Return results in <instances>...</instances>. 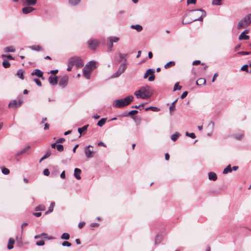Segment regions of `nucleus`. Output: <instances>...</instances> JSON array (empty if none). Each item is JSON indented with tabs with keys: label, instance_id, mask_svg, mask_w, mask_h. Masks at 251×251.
Listing matches in <instances>:
<instances>
[{
	"label": "nucleus",
	"instance_id": "obj_45",
	"mask_svg": "<svg viewBox=\"0 0 251 251\" xmlns=\"http://www.w3.org/2000/svg\"><path fill=\"white\" fill-rule=\"evenodd\" d=\"M30 147L29 146L25 147L21 150V153H22L23 154L25 153L27 151H28L30 149Z\"/></svg>",
	"mask_w": 251,
	"mask_h": 251
},
{
	"label": "nucleus",
	"instance_id": "obj_15",
	"mask_svg": "<svg viewBox=\"0 0 251 251\" xmlns=\"http://www.w3.org/2000/svg\"><path fill=\"white\" fill-rule=\"evenodd\" d=\"M49 81L50 84L55 85L57 84L58 80L56 76L50 75L49 78Z\"/></svg>",
	"mask_w": 251,
	"mask_h": 251
},
{
	"label": "nucleus",
	"instance_id": "obj_43",
	"mask_svg": "<svg viewBox=\"0 0 251 251\" xmlns=\"http://www.w3.org/2000/svg\"><path fill=\"white\" fill-rule=\"evenodd\" d=\"M221 0H213L212 4L215 5H221Z\"/></svg>",
	"mask_w": 251,
	"mask_h": 251
},
{
	"label": "nucleus",
	"instance_id": "obj_59",
	"mask_svg": "<svg viewBox=\"0 0 251 251\" xmlns=\"http://www.w3.org/2000/svg\"><path fill=\"white\" fill-rule=\"evenodd\" d=\"M196 2V0H187V4H195Z\"/></svg>",
	"mask_w": 251,
	"mask_h": 251
},
{
	"label": "nucleus",
	"instance_id": "obj_7",
	"mask_svg": "<svg viewBox=\"0 0 251 251\" xmlns=\"http://www.w3.org/2000/svg\"><path fill=\"white\" fill-rule=\"evenodd\" d=\"M23 103V100L19 99L18 100H13L8 104L9 108H16L20 106Z\"/></svg>",
	"mask_w": 251,
	"mask_h": 251
},
{
	"label": "nucleus",
	"instance_id": "obj_31",
	"mask_svg": "<svg viewBox=\"0 0 251 251\" xmlns=\"http://www.w3.org/2000/svg\"><path fill=\"white\" fill-rule=\"evenodd\" d=\"M177 100V99L176 100L174 101H173L169 108L170 112V113L171 115H172V112L175 111V104Z\"/></svg>",
	"mask_w": 251,
	"mask_h": 251
},
{
	"label": "nucleus",
	"instance_id": "obj_38",
	"mask_svg": "<svg viewBox=\"0 0 251 251\" xmlns=\"http://www.w3.org/2000/svg\"><path fill=\"white\" fill-rule=\"evenodd\" d=\"M2 65L4 68H8L10 66V64L8 61L4 60V61L2 62Z\"/></svg>",
	"mask_w": 251,
	"mask_h": 251
},
{
	"label": "nucleus",
	"instance_id": "obj_34",
	"mask_svg": "<svg viewBox=\"0 0 251 251\" xmlns=\"http://www.w3.org/2000/svg\"><path fill=\"white\" fill-rule=\"evenodd\" d=\"M81 0H69V3L73 6L77 5Z\"/></svg>",
	"mask_w": 251,
	"mask_h": 251
},
{
	"label": "nucleus",
	"instance_id": "obj_56",
	"mask_svg": "<svg viewBox=\"0 0 251 251\" xmlns=\"http://www.w3.org/2000/svg\"><path fill=\"white\" fill-rule=\"evenodd\" d=\"M238 54H241V55H248L251 54V52H248V51H240L238 52Z\"/></svg>",
	"mask_w": 251,
	"mask_h": 251
},
{
	"label": "nucleus",
	"instance_id": "obj_39",
	"mask_svg": "<svg viewBox=\"0 0 251 251\" xmlns=\"http://www.w3.org/2000/svg\"><path fill=\"white\" fill-rule=\"evenodd\" d=\"M45 210V206L44 205H40L35 208L36 211H44Z\"/></svg>",
	"mask_w": 251,
	"mask_h": 251
},
{
	"label": "nucleus",
	"instance_id": "obj_13",
	"mask_svg": "<svg viewBox=\"0 0 251 251\" xmlns=\"http://www.w3.org/2000/svg\"><path fill=\"white\" fill-rule=\"evenodd\" d=\"M91 72L92 71L87 69L86 66L83 69V75L87 79L90 78Z\"/></svg>",
	"mask_w": 251,
	"mask_h": 251
},
{
	"label": "nucleus",
	"instance_id": "obj_21",
	"mask_svg": "<svg viewBox=\"0 0 251 251\" xmlns=\"http://www.w3.org/2000/svg\"><path fill=\"white\" fill-rule=\"evenodd\" d=\"M209 179L215 181L217 179V175L214 172H210L208 174Z\"/></svg>",
	"mask_w": 251,
	"mask_h": 251
},
{
	"label": "nucleus",
	"instance_id": "obj_17",
	"mask_svg": "<svg viewBox=\"0 0 251 251\" xmlns=\"http://www.w3.org/2000/svg\"><path fill=\"white\" fill-rule=\"evenodd\" d=\"M34 10V8L31 6H26L23 8L22 11L23 13L27 14L32 12Z\"/></svg>",
	"mask_w": 251,
	"mask_h": 251
},
{
	"label": "nucleus",
	"instance_id": "obj_20",
	"mask_svg": "<svg viewBox=\"0 0 251 251\" xmlns=\"http://www.w3.org/2000/svg\"><path fill=\"white\" fill-rule=\"evenodd\" d=\"M15 243L14 240L12 238H10L8 240V243L7 245V249L9 250H11L13 248V245Z\"/></svg>",
	"mask_w": 251,
	"mask_h": 251
},
{
	"label": "nucleus",
	"instance_id": "obj_32",
	"mask_svg": "<svg viewBox=\"0 0 251 251\" xmlns=\"http://www.w3.org/2000/svg\"><path fill=\"white\" fill-rule=\"evenodd\" d=\"M175 62H174V61H170V62H168L167 63H166L164 65V68L165 69H168L169 68H170L171 67L175 66Z\"/></svg>",
	"mask_w": 251,
	"mask_h": 251
},
{
	"label": "nucleus",
	"instance_id": "obj_48",
	"mask_svg": "<svg viewBox=\"0 0 251 251\" xmlns=\"http://www.w3.org/2000/svg\"><path fill=\"white\" fill-rule=\"evenodd\" d=\"M2 173L4 175H8L9 174L10 171L9 169L6 168H3L2 169Z\"/></svg>",
	"mask_w": 251,
	"mask_h": 251
},
{
	"label": "nucleus",
	"instance_id": "obj_40",
	"mask_svg": "<svg viewBox=\"0 0 251 251\" xmlns=\"http://www.w3.org/2000/svg\"><path fill=\"white\" fill-rule=\"evenodd\" d=\"M145 110L146 111L149 110H151L153 111H158L159 110V109L157 107L151 106L150 107L146 108Z\"/></svg>",
	"mask_w": 251,
	"mask_h": 251
},
{
	"label": "nucleus",
	"instance_id": "obj_52",
	"mask_svg": "<svg viewBox=\"0 0 251 251\" xmlns=\"http://www.w3.org/2000/svg\"><path fill=\"white\" fill-rule=\"evenodd\" d=\"M36 245H37L38 246H43L45 244V243H44V241L41 240L40 241L36 242Z\"/></svg>",
	"mask_w": 251,
	"mask_h": 251
},
{
	"label": "nucleus",
	"instance_id": "obj_8",
	"mask_svg": "<svg viewBox=\"0 0 251 251\" xmlns=\"http://www.w3.org/2000/svg\"><path fill=\"white\" fill-rule=\"evenodd\" d=\"M99 44V42L97 40H90L88 41L89 47L92 50H95Z\"/></svg>",
	"mask_w": 251,
	"mask_h": 251
},
{
	"label": "nucleus",
	"instance_id": "obj_49",
	"mask_svg": "<svg viewBox=\"0 0 251 251\" xmlns=\"http://www.w3.org/2000/svg\"><path fill=\"white\" fill-rule=\"evenodd\" d=\"M51 154V152L50 151H48L46 152V153L42 157V159H45L48 158Z\"/></svg>",
	"mask_w": 251,
	"mask_h": 251
},
{
	"label": "nucleus",
	"instance_id": "obj_26",
	"mask_svg": "<svg viewBox=\"0 0 251 251\" xmlns=\"http://www.w3.org/2000/svg\"><path fill=\"white\" fill-rule=\"evenodd\" d=\"M180 136V134L176 132L175 133L172 135L171 138L173 141H176L178 138Z\"/></svg>",
	"mask_w": 251,
	"mask_h": 251
},
{
	"label": "nucleus",
	"instance_id": "obj_55",
	"mask_svg": "<svg viewBox=\"0 0 251 251\" xmlns=\"http://www.w3.org/2000/svg\"><path fill=\"white\" fill-rule=\"evenodd\" d=\"M16 240L17 241L18 244H19V246H20L22 244V238L21 237H18V236L16 237Z\"/></svg>",
	"mask_w": 251,
	"mask_h": 251
},
{
	"label": "nucleus",
	"instance_id": "obj_14",
	"mask_svg": "<svg viewBox=\"0 0 251 251\" xmlns=\"http://www.w3.org/2000/svg\"><path fill=\"white\" fill-rule=\"evenodd\" d=\"M249 32L248 30H245L243 32H242L239 36V40H249L250 38L249 36L246 35L245 33H248Z\"/></svg>",
	"mask_w": 251,
	"mask_h": 251
},
{
	"label": "nucleus",
	"instance_id": "obj_22",
	"mask_svg": "<svg viewBox=\"0 0 251 251\" xmlns=\"http://www.w3.org/2000/svg\"><path fill=\"white\" fill-rule=\"evenodd\" d=\"M131 28L136 30L138 32H140L143 29L142 26L140 25H131Z\"/></svg>",
	"mask_w": 251,
	"mask_h": 251
},
{
	"label": "nucleus",
	"instance_id": "obj_1",
	"mask_svg": "<svg viewBox=\"0 0 251 251\" xmlns=\"http://www.w3.org/2000/svg\"><path fill=\"white\" fill-rule=\"evenodd\" d=\"M153 94V90L149 85L141 87L139 90L134 92V95L138 99H147Z\"/></svg>",
	"mask_w": 251,
	"mask_h": 251
},
{
	"label": "nucleus",
	"instance_id": "obj_27",
	"mask_svg": "<svg viewBox=\"0 0 251 251\" xmlns=\"http://www.w3.org/2000/svg\"><path fill=\"white\" fill-rule=\"evenodd\" d=\"M88 126H89V125H85V126H83V127H82L81 128H78V132L80 134V135H81L82 134V132L83 131H84L87 130ZM80 136H79V137Z\"/></svg>",
	"mask_w": 251,
	"mask_h": 251
},
{
	"label": "nucleus",
	"instance_id": "obj_29",
	"mask_svg": "<svg viewBox=\"0 0 251 251\" xmlns=\"http://www.w3.org/2000/svg\"><path fill=\"white\" fill-rule=\"evenodd\" d=\"M23 73L24 71L23 70H19L16 73V75L18 76L20 78L24 79V77L23 76Z\"/></svg>",
	"mask_w": 251,
	"mask_h": 251
},
{
	"label": "nucleus",
	"instance_id": "obj_41",
	"mask_svg": "<svg viewBox=\"0 0 251 251\" xmlns=\"http://www.w3.org/2000/svg\"><path fill=\"white\" fill-rule=\"evenodd\" d=\"M121 74H122L120 72V71L117 70V71L116 73H115L113 74H112V75L111 76V78H116V77H118Z\"/></svg>",
	"mask_w": 251,
	"mask_h": 251
},
{
	"label": "nucleus",
	"instance_id": "obj_63",
	"mask_svg": "<svg viewBox=\"0 0 251 251\" xmlns=\"http://www.w3.org/2000/svg\"><path fill=\"white\" fill-rule=\"evenodd\" d=\"M64 141H65V139H64V138H59V139L56 141V143H62V142H63Z\"/></svg>",
	"mask_w": 251,
	"mask_h": 251
},
{
	"label": "nucleus",
	"instance_id": "obj_57",
	"mask_svg": "<svg viewBox=\"0 0 251 251\" xmlns=\"http://www.w3.org/2000/svg\"><path fill=\"white\" fill-rule=\"evenodd\" d=\"M43 174L45 176H48L50 175V171L49 169H45L43 171Z\"/></svg>",
	"mask_w": 251,
	"mask_h": 251
},
{
	"label": "nucleus",
	"instance_id": "obj_50",
	"mask_svg": "<svg viewBox=\"0 0 251 251\" xmlns=\"http://www.w3.org/2000/svg\"><path fill=\"white\" fill-rule=\"evenodd\" d=\"M241 70L246 71V72H248V65H244L241 67Z\"/></svg>",
	"mask_w": 251,
	"mask_h": 251
},
{
	"label": "nucleus",
	"instance_id": "obj_64",
	"mask_svg": "<svg viewBox=\"0 0 251 251\" xmlns=\"http://www.w3.org/2000/svg\"><path fill=\"white\" fill-rule=\"evenodd\" d=\"M99 226V224L98 223H92L90 225V226L92 227H98Z\"/></svg>",
	"mask_w": 251,
	"mask_h": 251
},
{
	"label": "nucleus",
	"instance_id": "obj_35",
	"mask_svg": "<svg viewBox=\"0 0 251 251\" xmlns=\"http://www.w3.org/2000/svg\"><path fill=\"white\" fill-rule=\"evenodd\" d=\"M27 4L29 5H34L36 2L37 0H25Z\"/></svg>",
	"mask_w": 251,
	"mask_h": 251
},
{
	"label": "nucleus",
	"instance_id": "obj_9",
	"mask_svg": "<svg viewBox=\"0 0 251 251\" xmlns=\"http://www.w3.org/2000/svg\"><path fill=\"white\" fill-rule=\"evenodd\" d=\"M68 76L64 75L62 77L58 83L59 85L62 88H65L68 84Z\"/></svg>",
	"mask_w": 251,
	"mask_h": 251
},
{
	"label": "nucleus",
	"instance_id": "obj_25",
	"mask_svg": "<svg viewBox=\"0 0 251 251\" xmlns=\"http://www.w3.org/2000/svg\"><path fill=\"white\" fill-rule=\"evenodd\" d=\"M106 118H101L97 123L98 126L101 127L105 123L106 121Z\"/></svg>",
	"mask_w": 251,
	"mask_h": 251
},
{
	"label": "nucleus",
	"instance_id": "obj_5",
	"mask_svg": "<svg viewBox=\"0 0 251 251\" xmlns=\"http://www.w3.org/2000/svg\"><path fill=\"white\" fill-rule=\"evenodd\" d=\"M154 73V70L153 69H148L145 74H144V78H147L148 76L150 75V76L149 77L148 79L150 81H152L155 79V76L153 75Z\"/></svg>",
	"mask_w": 251,
	"mask_h": 251
},
{
	"label": "nucleus",
	"instance_id": "obj_4",
	"mask_svg": "<svg viewBox=\"0 0 251 251\" xmlns=\"http://www.w3.org/2000/svg\"><path fill=\"white\" fill-rule=\"evenodd\" d=\"M69 60L71 61V63L73 64V65L75 66L77 68H79L82 67L84 64L82 60L80 57L78 56H74L70 58Z\"/></svg>",
	"mask_w": 251,
	"mask_h": 251
},
{
	"label": "nucleus",
	"instance_id": "obj_11",
	"mask_svg": "<svg viewBox=\"0 0 251 251\" xmlns=\"http://www.w3.org/2000/svg\"><path fill=\"white\" fill-rule=\"evenodd\" d=\"M85 66L87 68V69L92 72V71L97 67L96 62L95 61H90L86 64Z\"/></svg>",
	"mask_w": 251,
	"mask_h": 251
},
{
	"label": "nucleus",
	"instance_id": "obj_60",
	"mask_svg": "<svg viewBox=\"0 0 251 251\" xmlns=\"http://www.w3.org/2000/svg\"><path fill=\"white\" fill-rule=\"evenodd\" d=\"M188 94V92L187 91H185L181 95L180 98L182 99H184L187 95Z\"/></svg>",
	"mask_w": 251,
	"mask_h": 251
},
{
	"label": "nucleus",
	"instance_id": "obj_16",
	"mask_svg": "<svg viewBox=\"0 0 251 251\" xmlns=\"http://www.w3.org/2000/svg\"><path fill=\"white\" fill-rule=\"evenodd\" d=\"M31 75H36L38 77H41L43 75V73L39 69H35L31 73Z\"/></svg>",
	"mask_w": 251,
	"mask_h": 251
},
{
	"label": "nucleus",
	"instance_id": "obj_24",
	"mask_svg": "<svg viewBox=\"0 0 251 251\" xmlns=\"http://www.w3.org/2000/svg\"><path fill=\"white\" fill-rule=\"evenodd\" d=\"M15 49L13 46L7 47L4 49V51L5 52H15Z\"/></svg>",
	"mask_w": 251,
	"mask_h": 251
},
{
	"label": "nucleus",
	"instance_id": "obj_42",
	"mask_svg": "<svg viewBox=\"0 0 251 251\" xmlns=\"http://www.w3.org/2000/svg\"><path fill=\"white\" fill-rule=\"evenodd\" d=\"M186 136L189 137L192 139H194L196 137L195 134L194 133H189L188 132H185Z\"/></svg>",
	"mask_w": 251,
	"mask_h": 251
},
{
	"label": "nucleus",
	"instance_id": "obj_62",
	"mask_svg": "<svg viewBox=\"0 0 251 251\" xmlns=\"http://www.w3.org/2000/svg\"><path fill=\"white\" fill-rule=\"evenodd\" d=\"M128 116V113L126 112V113H123V114H121L118 115V117H126Z\"/></svg>",
	"mask_w": 251,
	"mask_h": 251
},
{
	"label": "nucleus",
	"instance_id": "obj_30",
	"mask_svg": "<svg viewBox=\"0 0 251 251\" xmlns=\"http://www.w3.org/2000/svg\"><path fill=\"white\" fill-rule=\"evenodd\" d=\"M55 205V202H52L50 206V207H49V209L48 210V211L46 212V214H49V213H51V212L53 211V208H54V206Z\"/></svg>",
	"mask_w": 251,
	"mask_h": 251
},
{
	"label": "nucleus",
	"instance_id": "obj_53",
	"mask_svg": "<svg viewBox=\"0 0 251 251\" xmlns=\"http://www.w3.org/2000/svg\"><path fill=\"white\" fill-rule=\"evenodd\" d=\"M138 113V111L136 110H131V111L128 113V115H133Z\"/></svg>",
	"mask_w": 251,
	"mask_h": 251
},
{
	"label": "nucleus",
	"instance_id": "obj_37",
	"mask_svg": "<svg viewBox=\"0 0 251 251\" xmlns=\"http://www.w3.org/2000/svg\"><path fill=\"white\" fill-rule=\"evenodd\" d=\"M127 55V53H119V56L120 57V61H121L122 60H124L126 59V56Z\"/></svg>",
	"mask_w": 251,
	"mask_h": 251
},
{
	"label": "nucleus",
	"instance_id": "obj_47",
	"mask_svg": "<svg viewBox=\"0 0 251 251\" xmlns=\"http://www.w3.org/2000/svg\"><path fill=\"white\" fill-rule=\"evenodd\" d=\"M73 66H74L73 64L71 63L70 60L69 59V62H68V67H67V70L68 71H71L72 69Z\"/></svg>",
	"mask_w": 251,
	"mask_h": 251
},
{
	"label": "nucleus",
	"instance_id": "obj_54",
	"mask_svg": "<svg viewBox=\"0 0 251 251\" xmlns=\"http://www.w3.org/2000/svg\"><path fill=\"white\" fill-rule=\"evenodd\" d=\"M34 81L35 82V83H36V84L39 86H41L42 85V84H41V81L39 80V79H37V78H35L34 79Z\"/></svg>",
	"mask_w": 251,
	"mask_h": 251
},
{
	"label": "nucleus",
	"instance_id": "obj_58",
	"mask_svg": "<svg viewBox=\"0 0 251 251\" xmlns=\"http://www.w3.org/2000/svg\"><path fill=\"white\" fill-rule=\"evenodd\" d=\"M214 122H212V121H210V122L209 123V124H208V127H210L211 129H213V128H214Z\"/></svg>",
	"mask_w": 251,
	"mask_h": 251
},
{
	"label": "nucleus",
	"instance_id": "obj_51",
	"mask_svg": "<svg viewBox=\"0 0 251 251\" xmlns=\"http://www.w3.org/2000/svg\"><path fill=\"white\" fill-rule=\"evenodd\" d=\"M62 245L63 246L70 247L71 246V244L69 242L64 241L62 243Z\"/></svg>",
	"mask_w": 251,
	"mask_h": 251
},
{
	"label": "nucleus",
	"instance_id": "obj_36",
	"mask_svg": "<svg viewBox=\"0 0 251 251\" xmlns=\"http://www.w3.org/2000/svg\"><path fill=\"white\" fill-rule=\"evenodd\" d=\"M61 238L63 240H69L70 238V235L67 233H64L62 234Z\"/></svg>",
	"mask_w": 251,
	"mask_h": 251
},
{
	"label": "nucleus",
	"instance_id": "obj_19",
	"mask_svg": "<svg viewBox=\"0 0 251 251\" xmlns=\"http://www.w3.org/2000/svg\"><path fill=\"white\" fill-rule=\"evenodd\" d=\"M81 172V170L78 168H75V169L74 176L77 179L79 180V179H81V177H80Z\"/></svg>",
	"mask_w": 251,
	"mask_h": 251
},
{
	"label": "nucleus",
	"instance_id": "obj_23",
	"mask_svg": "<svg viewBox=\"0 0 251 251\" xmlns=\"http://www.w3.org/2000/svg\"><path fill=\"white\" fill-rule=\"evenodd\" d=\"M196 83L198 86H201L206 83V80L204 78H200L196 81Z\"/></svg>",
	"mask_w": 251,
	"mask_h": 251
},
{
	"label": "nucleus",
	"instance_id": "obj_44",
	"mask_svg": "<svg viewBox=\"0 0 251 251\" xmlns=\"http://www.w3.org/2000/svg\"><path fill=\"white\" fill-rule=\"evenodd\" d=\"M56 149L59 151H62L64 150V147L63 145L60 144H58L56 146Z\"/></svg>",
	"mask_w": 251,
	"mask_h": 251
},
{
	"label": "nucleus",
	"instance_id": "obj_18",
	"mask_svg": "<svg viewBox=\"0 0 251 251\" xmlns=\"http://www.w3.org/2000/svg\"><path fill=\"white\" fill-rule=\"evenodd\" d=\"M120 38L116 36H110L107 38V40L110 42V43L112 44L118 42Z\"/></svg>",
	"mask_w": 251,
	"mask_h": 251
},
{
	"label": "nucleus",
	"instance_id": "obj_10",
	"mask_svg": "<svg viewBox=\"0 0 251 251\" xmlns=\"http://www.w3.org/2000/svg\"><path fill=\"white\" fill-rule=\"evenodd\" d=\"M194 11L200 12L201 13V15L198 18L194 19V20H193L192 21H202L203 18L205 17L206 15V12L204 10H202V9H197V10H195Z\"/></svg>",
	"mask_w": 251,
	"mask_h": 251
},
{
	"label": "nucleus",
	"instance_id": "obj_28",
	"mask_svg": "<svg viewBox=\"0 0 251 251\" xmlns=\"http://www.w3.org/2000/svg\"><path fill=\"white\" fill-rule=\"evenodd\" d=\"M232 172V169L231 168V165H228L226 168L223 170V173L224 174H226L228 173H231Z\"/></svg>",
	"mask_w": 251,
	"mask_h": 251
},
{
	"label": "nucleus",
	"instance_id": "obj_6",
	"mask_svg": "<svg viewBox=\"0 0 251 251\" xmlns=\"http://www.w3.org/2000/svg\"><path fill=\"white\" fill-rule=\"evenodd\" d=\"M90 148H93L91 145H89L84 148V152L85 156L87 158H91L94 156V151L93 149H90Z\"/></svg>",
	"mask_w": 251,
	"mask_h": 251
},
{
	"label": "nucleus",
	"instance_id": "obj_33",
	"mask_svg": "<svg viewBox=\"0 0 251 251\" xmlns=\"http://www.w3.org/2000/svg\"><path fill=\"white\" fill-rule=\"evenodd\" d=\"M29 48L32 50H37V51H40L42 50V48L39 45L32 46L29 47Z\"/></svg>",
	"mask_w": 251,
	"mask_h": 251
},
{
	"label": "nucleus",
	"instance_id": "obj_2",
	"mask_svg": "<svg viewBox=\"0 0 251 251\" xmlns=\"http://www.w3.org/2000/svg\"><path fill=\"white\" fill-rule=\"evenodd\" d=\"M134 97L129 95L124 99H121L115 100L114 102L113 105L116 108H122L128 105L133 100Z\"/></svg>",
	"mask_w": 251,
	"mask_h": 251
},
{
	"label": "nucleus",
	"instance_id": "obj_46",
	"mask_svg": "<svg viewBox=\"0 0 251 251\" xmlns=\"http://www.w3.org/2000/svg\"><path fill=\"white\" fill-rule=\"evenodd\" d=\"M181 89V86H179L178 84V83H176L175 84L174 87V91H176L177 90H180Z\"/></svg>",
	"mask_w": 251,
	"mask_h": 251
},
{
	"label": "nucleus",
	"instance_id": "obj_12",
	"mask_svg": "<svg viewBox=\"0 0 251 251\" xmlns=\"http://www.w3.org/2000/svg\"><path fill=\"white\" fill-rule=\"evenodd\" d=\"M127 64V60L125 59V61L120 65L118 70L120 71L121 74H123L126 69Z\"/></svg>",
	"mask_w": 251,
	"mask_h": 251
},
{
	"label": "nucleus",
	"instance_id": "obj_3",
	"mask_svg": "<svg viewBox=\"0 0 251 251\" xmlns=\"http://www.w3.org/2000/svg\"><path fill=\"white\" fill-rule=\"evenodd\" d=\"M251 23V13L247 15L243 19L239 22L237 25V29L246 28Z\"/></svg>",
	"mask_w": 251,
	"mask_h": 251
},
{
	"label": "nucleus",
	"instance_id": "obj_61",
	"mask_svg": "<svg viewBox=\"0 0 251 251\" xmlns=\"http://www.w3.org/2000/svg\"><path fill=\"white\" fill-rule=\"evenodd\" d=\"M85 224V223L84 222H80L78 224V226L79 228H81L82 227H83L84 226Z\"/></svg>",
	"mask_w": 251,
	"mask_h": 251
}]
</instances>
